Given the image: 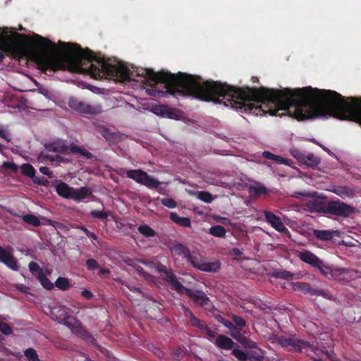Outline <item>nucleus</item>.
<instances>
[{"instance_id": "nucleus-1", "label": "nucleus", "mask_w": 361, "mask_h": 361, "mask_svg": "<svg viewBox=\"0 0 361 361\" xmlns=\"http://www.w3.org/2000/svg\"><path fill=\"white\" fill-rule=\"evenodd\" d=\"M59 44L57 47L36 34L27 37L9 31L7 27L0 28V62L4 54H7L14 59H31L43 68L87 73L95 79L105 78L117 81L133 79V73L119 61L94 59L88 49H82L76 44Z\"/></svg>"}, {"instance_id": "nucleus-2", "label": "nucleus", "mask_w": 361, "mask_h": 361, "mask_svg": "<svg viewBox=\"0 0 361 361\" xmlns=\"http://www.w3.org/2000/svg\"><path fill=\"white\" fill-rule=\"evenodd\" d=\"M137 81L150 86L160 83L164 90H147L154 96L167 93L190 95L197 99L223 104L244 112L256 116L271 114V92L268 90H240L215 82H202L200 78L180 73L172 75L164 72L155 73L152 70L140 68L137 71Z\"/></svg>"}, {"instance_id": "nucleus-3", "label": "nucleus", "mask_w": 361, "mask_h": 361, "mask_svg": "<svg viewBox=\"0 0 361 361\" xmlns=\"http://www.w3.org/2000/svg\"><path fill=\"white\" fill-rule=\"evenodd\" d=\"M275 343L289 352L306 353L310 358L322 357L325 355L331 359V354L328 351H325L307 341L296 338H283L272 334V343Z\"/></svg>"}, {"instance_id": "nucleus-4", "label": "nucleus", "mask_w": 361, "mask_h": 361, "mask_svg": "<svg viewBox=\"0 0 361 361\" xmlns=\"http://www.w3.org/2000/svg\"><path fill=\"white\" fill-rule=\"evenodd\" d=\"M164 279L167 281L173 290L178 293L187 295L195 303L201 306H207L209 300L207 295L202 291L192 290L185 288L179 282L175 275L171 271H166Z\"/></svg>"}, {"instance_id": "nucleus-5", "label": "nucleus", "mask_w": 361, "mask_h": 361, "mask_svg": "<svg viewBox=\"0 0 361 361\" xmlns=\"http://www.w3.org/2000/svg\"><path fill=\"white\" fill-rule=\"evenodd\" d=\"M51 318L68 326L73 333H78L80 324L73 317L70 316V310L63 305H56L50 309Z\"/></svg>"}, {"instance_id": "nucleus-6", "label": "nucleus", "mask_w": 361, "mask_h": 361, "mask_svg": "<svg viewBox=\"0 0 361 361\" xmlns=\"http://www.w3.org/2000/svg\"><path fill=\"white\" fill-rule=\"evenodd\" d=\"M56 190L59 195L75 201H80L91 194V191L88 188L82 187L76 190L63 182L59 183L56 185Z\"/></svg>"}, {"instance_id": "nucleus-7", "label": "nucleus", "mask_w": 361, "mask_h": 361, "mask_svg": "<svg viewBox=\"0 0 361 361\" xmlns=\"http://www.w3.org/2000/svg\"><path fill=\"white\" fill-rule=\"evenodd\" d=\"M355 212V209L340 200L328 201L327 214L348 218Z\"/></svg>"}, {"instance_id": "nucleus-8", "label": "nucleus", "mask_w": 361, "mask_h": 361, "mask_svg": "<svg viewBox=\"0 0 361 361\" xmlns=\"http://www.w3.org/2000/svg\"><path fill=\"white\" fill-rule=\"evenodd\" d=\"M128 178L147 188H157L160 182L142 170H129L126 172Z\"/></svg>"}, {"instance_id": "nucleus-9", "label": "nucleus", "mask_w": 361, "mask_h": 361, "mask_svg": "<svg viewBox=\"0 0 361 361\" xmlns=\"http://www.w3.org/2000/svg\"><path fill=\"white\" fill-rule=\"evenodd\" d=\"M0 262L13 271L19 269L17 259L13 255L12 247H3L0 245Z\"/></svg>"}, {"instance_id": "nucleus-10", "label": "nucleus", "mask_w": 361, "mask_h": 361, "mask_svg": "<svg viewBox=\"0 0 361 361\" xmlns=\"http://www.w3.org/2000/svg\"><path fill=\"white\" fill-rule=\"evenodd\" d=\"M319 272L325 277L328 279H335L344 274V269H336L329 265L324 264L322 260V263L316 267Z\"/></svg>"}, {"instance_id": "nucleus-11", "label": "nucleus", "mask_w": 361, "mask_h": 361, "mask_svg": "<svg viewBox=\"0 0 361 361\" xmlns=\"http://www.w3.org/2000/svg\"><path fill=\"white\" fill-rule=\"evenodd\" d=\"M298 257L300 259L312 267L316 268L322 263V259L316 255L309 250L301 251L298 253Z\"/></svg>"}, {"instance_id": "nucleus-12", "label": "nucleus", "mask_w": 361, "mask_h": 361, "mask_svg": "<svg viewBox=\"0 0 361 361\" xmlns=\"http://www.w3.org/2000/svg\"><path fill=\"white\" fill-rule=\"evenodd\" d=\"M185 315L190 319V322L193 326H197L201 329H205L206 334L207 336L209 337L210 341H212L213 338H216V334L215 333L212 331L211 329L206 328L204 326V324L200 322L197 318H196L190 311L186 310H185Z\"/></svg>"}, {"instance_id": "nucleus-13", "label": "nucleus", "mask_w": 361, "mask_h": 361, "mask_svg": "<svg viewBox=\"0 0 361 361\" xmlns=\"http://www.w3.org/2000/svg\"><path fill=\"white\" fill-rule=\"evenodd\" d=\"M308 207L311 211L327 214L328 201L314 200L308 202Z\"/></svg>"}, {"instance_id": "nucleus-14", "label": "nucleus", "mask_w": 361, "mask_h": 361, "mask_svg": "<svg viewBox=\"0 0 361 361\" xmlns=\"http://www.w3.org/2000/svg\"><path fill=\"white\" fill-rule=\"evenodd\" d=\"M272 228L279 231L283 236L290 238V233L280 218L272 213Z\"/></svg>"}, {"instance_id": "nucleus-15", "label": "nucleus", "mask_w": 361, "mask_h": 361, "mask_svg": "<svg viewBox=\"0 0 361 361\" xmlns=\"http://www.w3.org/2000/svg\"><path fill=\"white\" fill-rule=\"evenodd\" d=\"M154 112L159 116L167 117L169 118L178 119V115L173 112L170 108L166 106H157L154 107Z\"/></svg>"}, {"instance_id": "nucleus-16", "label": "nucleus", "mask_w": 361, "mask_h": 361, "mask_svg": "<svg viewBox=\"0 0 361 361\" xmlns=\"http://www.w3.org/2000/svg\"><path fill=\"white\" fill-rule=\"evenodd\" d=\"M215 344L217 347L224 350H230L233 346V341L224 335H219L216 337Z\"/></svg>"}, {"instance_id": "nucleus-17", "label": "nucleus", "mask_w": 361, "mask_h": 361, "mask_svg": "<svg viewBox=\"0 0 361 361\" xmlns=\"http://www.w3.org/2000/svg\"><path fill=\"white\" fill-rule=\"evenodd\" d=\"M335 231L331 230H319L314 229L312 231L313 235L319 240H331L334 238Z\"/></svg>"}, {"instance_id": "nucleus-18", "label": "nucleus", "mask_w": 361, "mask_h": 361, "mask_svg": "<svg viewBox=\"0 0 361 361\" xmlns=\"http://www.w3.org/2000/svg\"><path fill=\"white\" fill-rule=\"evenodd\" d=\"M332 192L343 199L345 197H353L354 196V190L347 186L335 187Z\"/></svg>"}, {"instance_id": "nucleus-19", "label": "nucleus", "mask_w": 361, "mask_h": 361, "mask_svg": "<svg viewBox=\"0 0 361 361\" xmlns=\"http://www.w3.org/2000/svg\"><path fill=\"white\" fill-rule=\"evenodd\" d=\"M171 219L176 224L183 227H190V219L187 217L179 216L176 213L171 212L170 214Z\"/></svg>"}, {"instance_id": "nucleus-20", "label": "nucleus", "mask_w": 361, "mask_h": 361, "mask_svg": "<svg viewBox=\"0 0 361 361\" xmlns=\"http://www.w3.org/2000/svg\"><path fill=\"white\" fill-rule=\"evenodd\" d=\"M320 163V159L312 153L304 155L302 164L310 167H315Z\"/></svg>"}, {"instance_id": "nucleus-21", "label": "nucleus", "mask_w": 361, "mask_h": 361, "mask_svg": "<svg viewBox=\"0 0 361 361\" xmlns=\"http://www.w3.org/2000/svg\"><path fill=\"white\" fill-rule=\"evenodd\" d=\"M47 152H63L68 150L67 147L64 145L61 140H58L46 147Z\"/></svg>"}, {"instance_id": "nucleus-22", "label": "nucleus", "mask_w": 361, "mask_h": 361, "mask_svg": "<svg viewBox=\"0 0 361 361\" xmlns=\"http://www.w3.org/2000/svg\"><path fill=\"white\" fill-rule=\"evenodd\" d=\"M267 192L266 188L263 185L255 183L249 187V192L253 196H260L265 194Z\"/></svg>"}, {"instance_id": "nucleus-23", "label": "nucleus", "mask_w": 361, "mask_h": 361, "mask_svg": "<svg viewBox=\"0 0 361 361\" xmlns=\"http://www.w3.org/2000/svg\"><path fill=\"white\" fill-rule=\"evenodd\" d=\"M219 269V263L218 262H201L200 269L204 271L215 272Z\"/></svg>"}, {"instance_id": "nucleus-24", "label": "nucleus", "mask_w": 361, "mask_h": 361, "mask_svg": "<svg viewBox=\"0 0 361 361\" xmlns=\"http://www.w3.org/2000/svg\"><path fill=\"white\" fill-rule=\"evenodd\" d=\"M171 250L175 255H182L185 258L190 257L189 250L185 247L180 244L174 245L172 247Z\"/></svg>"}, {"instance_id": "nucleus-25", "label": "nucleus", "mask_w": 361, "mask_h": 361, "mask_svg": "<svg viewBox=\"0 0 361 361\" xmlns=\"http://www.w3.org/2000/svg\"><path fill=\"white\" fill-rule=\"evenodd\" d=\"M192 194L194 195L197 199H199L204 202H207V203L212 202L214 199L212 197V195L208 192L197 191V192H194Z\"/></svg>"}, {"instance_id": "nucleus-26", "label": "nucleus", "mask_w": 361, "mask_h": 361, "mask_svg": "<svg viewBox=\"0 0 361 361\" xmlns=\"http://www.w3.org/2000/svg\"><path fill=\"white\" fill-rule=\"evenodd\" d=\"M293 274L286 270H279L272 272V276L276 278H280L283 279H290L293 278Z\"/></svg>"}, {"instance_id": "nucleus-27", "label": "nucleus", "mask_w": 361, "mask_h": 361, "mask_svg": "<svg viewBox=\"0 0 361 361\" xmlns=\"http://www.w3.org/2000/svg\"><path fill=\"white\" fill-rule=\"evenodd\" d=\"M209 233L215 237H223L226 234V230L221 226H212L209 229Z\"/></svg>"}, {"instance_id": "nucleus-28", "label": "nucleus", "mask_w": 361, "mask_h": 361, "mask_svg": "<svg viewBox=\"0 0 361 361\" xmlns=\"http://www.w3.org/2000/svg\"><path fill=\"white\" fill-rule=\"evenodd\" d=\"M23 219L26 223L34 226H38L40 225L39 219L32 214L24 215L23 216Z\"/></svg>"}, {"instance_id": "nucleus-29", "label": "nucleus", "mask_w": 361, "mask_h": 361, "mask_svg": "<svg viewBox=\"0 0 361 361\" xmlns=\"http://www.w3.org/2000/svg\"><path fill=\"white\" fill-rule=\"evenodd\" d=\"M21 171L23 174L32 178L35 176V169L29 164H24L20 167Z\"/></svg>"}, {"instance_id": "nucleus-30", "label": "nucleus", "mask_w": 361, "mask_h": 361, "mask_svg": "<svg viewBox=\"0 0 361 361\" xmlns=\"http://www.w3.org/2000/svg\"><path fill=\"white\" fill-rule=\"evenodd\" d=\"M138 231L146 237H153L155 232L147 225H142L138 227Z\"/></svg>"}, {"instance_id": "nucleus-31", "label": "nucleus", "mask_w": 361, "mask_h": 361, "mask_svg": "<svg viewBox=\"0 0 361 361\" xmlns=\"http://www.w3.org/2000/svg\"><path fill=\"white\" fill-rule=\"evenodd\" d=\"M25 355L28 361H40L37 352L33 348H28L25 352Z\"/></svg>"}, {"instance_id": "nucleus-32", "label": "nucleus", "mask_w": 361, "mask_h": 361, "mask_svg": "<svg viewBox=\"0 0 361 361\" xmlns=\"http://www.w3.org/2000/svg\"><path fill=\"white\" fill-rule=\"evenodd\" d=\"M294 290H300L305 293L310 290V284L305 282H296L293 284Z\"/></svg>"}, {"instance_id": "nucleus-33", "label": "nucleus", "mask_w": 361, "mask_h": 361, "mask_svg": "<svg viewBox=\"0 0 361 361\" xmlns=\"http://www.w3.org/2000/svg\"><path fill=\"white\" fill-rule=\"evenodd\" d=\"M70 151L72 152V153H78L80 154H81L82 156L89 159L92 157V154L90 152H89L88 151H87L86 149H82V148H80L78 147H71L70 148Z\"/></svg>"}, {"instance_id": "nucleus-34", "label": "nucleus", "mask_w": 361, "mask_h": 361, "mask_svg": "<svg viewBox=\"0 0 361 361\" xmlns=\"http://www.w3.org/2000/svg\"><path fill=\"white\" fill-rule=\"evenodd\" d=\"M56 286L61 290H66L68 288L69 283L67 279L61 277L56 280Z\"/></svg>"}, {"instance_id": "nucleus-35", "label": "nucleus", "mask_w": 361, "mask_h": 361, "mask_svg": "<svg viewBox=\"0 0 361 361\" xmlns=\"http://www.w3.org/2000/svg\"><path fill=\"white\" fill-rule=\"evenodd\" d=\"M232 354L239 360V361H246L248 358L247 354H245L243 351L234 349L232 351Z\"/></svg>"}, {"instance_id": "nucleus-36", "label": "nucleus", "mask_w": 361, "mask_h": 361, "mask_svg": "<svg viewBox=\"0 0 361 361\" xmlns=\"http://www.w3.org/2000/svg\"><path fill=\"white\" fill-rule=\"evenodd\" d=\"M0 331L5 335H10L12 333L11 328L0 319Z\"/></svg>"}, {"instance_id": "nucleus-37", "label": "nucleus", "mask_w": 361, "mask_h": 361, "mask_svg": "<svg viewBox=\"0 0 361 361\" xmlns=\"http://www.w3.org/2000/svg\"><path fill=\"white\" fill-rule=\"evenodd\" d=\"M161 202L169 208H175L177 206L176 202L172 198H163L161 200Z\"/></svg>"}, {"instance_id": "nucleus-38", "label": "nucleus", "mask_w": 361, "mask_h": 361, "mask_svg": "<svg viewBox=\"0 0 361 361\" xmlns=\"http://www.w3.org/2000/svg\"><path fill=\"white\" fill-rule=\"evenodd\" d=\"M272 161H276L279 164H283L287 166L290 164V160L286 159L280 156L272 154Z\"/></svg>"}, {"instance_id": "nucleus-39", "label": "nucleus", "mask_w": 361, "mask_h": 361, "mask_svg": "<svg viewBox=\"0 0 361 361\" xmlns=\"http://www.w3.org/2000/svg\"><path fill=\"white\" fill-rule=\"evenodd\" d=\"M308 293L311 295H321L324 298L327 297V294L323 290H317L313 288L311 286H310V290Z\"/></svg>"}, {"instance_id": "nucleus-40", "label": "nucleus", "mask_w": 361, "mask_h": 361, "mask_svg": "<svg viewBox=\"0 0 361 361\" xmlns=\"http://www.w3.org/2000/svg\"><path fill=\"white\" fill-rule=\"evenodd\" d=\"M39 280L42 286L46 289L50 290L53 288V283L47 278L39 277Z\"/></svg>"}, {"instance_id": "nucleus-41", "label": "nucleus", "mask_w": 361, "mask_h": 361, "mask_svg": "<svg viewBox=\"0 0 361 361\" xmlns=\"http://www.w3.org/2000/svg\"><path fill=\"white\" fill-rule=\"evenodd\" d=\"M2 168L12 171H16L18 170V167L15 164L8 161L4 162L2 164Z\"/></svg>"}, {"instance_id": "nucleus-42", "label": "nucleus", "mask_w": 361, "mask_h": 361, "mask_svg": "<svg viewBox=\"0 0 361 361\" xmlns=\"http://www.w3.org/2000/svg\"><path fill=\"white\" fill-rule=\"evenodd\" d=\"M291 154L298 159V161L300 163H302V159H303V157H304V155L305 154L304 153H302L300 152L299 150L298 149H293L291 151Z\"/></svg>"}, {"instance_id": "nucleus-43", "label": "nucleus", "mask_w": 361, "mask_h": 361, "mask_svg": "<svg viewBox=\"0 0 361 361\" xmlns=\"http://www.w3.org/2000/svg\"><path fill=\"white\" fill-rule=\"evenodd\" d=\"M190 262V263L196 268L199 269H200V266H201V262H203L202 260L201 259H196V258H194L193 257H192L190 255V257L187 258Z\"/></svg>"}, {"instance_id": "nucleus-44", "label": "nucleus", "mask_w": 361, "mask_h": 361, "mask_svg": "<svg viewBox=\"0 0 361 361\" xmlns=\"http://www.w3.org/2000/svg\"><path fill=\"white\" fill-rule=\"evenodd\" d=\"M233 320L236 324V325L239 326L240 327H243L245 326V322L244 319L238 316H233Z\"/></svg>"}, {"instance_id": "nucleus-45", "label": "nucleus", "mask_w": 361, "mask_h": 361, "mask_svg": "<svg viewBox=\"0 0 361 361\" xmlns=\"http://www.w3.org/2000/svg\"><path fill=\"white\" fill-rule=\"evenodd\" d=\"M0 137L7 140L8 142L10 141L8 134L2 126H0Z\"/></svg>"}, {"instance_id": "nucleus-46", "label": "nucleus", "mask_w": 361, "mask_h": 361, "mask_svg": "<svg viewBox=\"0 0 361 361\" xmlns=\"http://www.w3.org/2000/svg\"><path fill=\"white\" fill-rule=\"evenodd\" d=\"M91 214L94 217L97 218H105L106 216V214L102 211H92Z\"/></svg>"}, {"instance_id": "nucleus-47", "label": "nucleus", "mask_w": 361, "mask_h": 361, "mask_svg": "<svg viewBox=\"0 0 361 361\" xmlns=\"http://www.w3.org/2000/svg\"><path fill=\"white\" fill-rule=\"evenodd\" d=\"M87 268L90 269H93L97 268V263L94 259H90L87 261Z\"/></svg>"}, {"instance_id": "nucleus-48", "label": "nucleus", "mask_w": 361, "mask_h": 361, "mask_svg": "<svg viewBox=\"0 0 361 361\" xmlns=\"http://www.w3.org/2000/svg\"><path fill=\"white\" fill-rule=\"evenodd\" d=\"M239 341L245 346L248 348H255V343L252 342H249L247 341L246 338H243L242 339L239 340Z\"/></svg>"}, {"instance_id": "nucleus-49", "label": "nucleus", "mask_w": 361, "mask_h": 361, "mask_svg": "<svg viewBox=\"0 0 361 361\" xmlns=\"http://www.w3.org/2000/svg\"><path fill=\"white\" fill-rule=\"evenodd\" d=\"M310 195L307 192H295L294 194L292 195L293 197L296 198H300V197H308Z\"/></svg>"}, {"instance_id": "nucleus-50", "label": "nucleus", "mask_w": 361, "mask_h": 361, "mask_svg": "<svg viewBox=\"0 0 361 361\" xmlns=\"http://www.w3.org/2000/svg\"><path fill=\"white\" fill-rule=\"evenodd\" d=\"M221 322L227 328H228L229 329H233V324L228 320H226L225 319H221Z\"/></svg>"}, {"instance_id": "nucleus-51", "label": "nucleus", "mask_w": 361, "mask_h": 361, "mask_svg": "<svg viewBox=\"0 0 361 361\" xmlns=\"http://www.w3.org/2000/svg\"><path fill=\"white\" fill-rule=\"evenodd\" d=\"M29 269L31 272H35L39 270V266L35 262H30L29 264Z\"/></svg>"}, {"instance_id": "nucleus-52", "label": "nucleus", "mask_w": 361, "mask_h": 361, "mask_svg": "<svg viewBox=\"0 0 361 361\" xmlns=\"http://www.w3.org/2000/svg\"><path fill=\"white\" fill-rule=\"evenodd\" d=\"M39 171L42 173L47 175L48 176H51V172L49 169V168L46 166H42L39 168Z\"/></svg>"}, {"instance_id": "nucleus-53", "label": "nucleus", "mask_w": 361, "mask_h": 361, "mask_svg": "<svg viewBox=\"0 0 361 361\" xmlns=\"http://www.w3.org/2000/svg\"><path fill=\"white\" fill-rule=\"evenodd\" d=\"M81 294L84 298H87V299L92 298V293L87 290H82Z\"/></svg>"}, {"instance_id": "nucleus-54", "label": "nucleus", "mask_w": 361, "mask_h": 361, "mask_svg": "<svg viewBox=\"0 0 361 361\" xmlns=\"http://www.w3.org/2000/svg\"><path fill=\"white\" fill-rule=\"evenodd\" d=\"M78 109L80 111H85L87 112H92V111L90 109V106L85 105L84 104H80V107Z\"/></svg>"}, {"instance_id": "nucleus-55", "label": "nucleus", "mask_w": 361, "mask_h": 361, "mask_svg": "<svg viewBox=\"0 0 361 361\" xmlns=\"http://www.w3.org/2000/svg\"><path fill=\"white\" fill-rule=\"evenodd\" d=\"M45 157H48L49 159H50L51 161L54 160V157H50L48 154H42L39 157H38V160L39 161H43L45 159Z\"/></svg>"}, {"instance_id": "nucleus-56", "label": "nucleus", "mask_w": 361, "mask_h": 361, "mask_svg": "<svg viewBox=\"0 0 361 361\" xmlns=\"http://www.w3.org/2000/svg\"><path fill=\"white\" fill-rule=\"evenodd\" d=\"M220 221L225 225H230L231 221L227 218H221Z\"/></svg>"}, {"instance_id": "nucleus-57", "label": "nucleus", "mask_w": 361, "mask_h": 361, "mask_svg": "<svg viewBox=\"0 0 361 361\" xmlns=\"http://www.w3.org/2000/svg\"><path fill=\"white\" fill-rule=\"evenodd\" d=\"M17 288L20 290L21 292L26 293L27 292V288L23 286V285H18Z\"/></svg>"}, {"instance_id": "nucleus-58", "label": "nucleus", "mask_w": 361, "mask_h": 361, "mask_svg": "<svg viewBox=\"0 0 361 361\" xmlns=\"http://www.w3.org/2000/svg\"><path fill=\"white\" fill-rule=\"evenodd\" d=\"M87 236H89L90 238H91L93 240H97V236L93 233L87 232Z\"/></svg>"}, {"instance_id": "nucleus-59", "label": "nucleus", "mask_w": 361, "mask_h": 361, "mask_svg": "<svg viewBox=\"0 0 361 361\" xmlns=\"http://www.w3.org/2000/svg\"><path fill=\"white\" fill-rule=\"evenodd\" d=\"M47 221L49 222V224L55 226V227H58L60 226V224L59 223H57V222H55V221H49V220H47Z\"/></svg>"}, {"instance_id": "nucleus-60", "label": "nucleus", "mask_w": 361, "mask_h": 361, "mask_svg": "<svg viewBox=\"0 0 361 361\" xmlns=\"http://www.w3.org/2000/svg\"><path fill=\"white\" fill-rule=\"evenodd\" d=\"M311 360L312 361H324L321 357H312Z\"/></svg>"}, {"instance_id": "nucleus-61", "label": "nucleus", "mask_w": 361, "mask_h": 361, "mask_svg": "<svg viewBox=\"0 0 361 361\" xmlns=\"http://www.w3.org/2000/svg\"><path fill=\"white\" fill-rule=\"evenodd\" d=\"M263 155L265 158L271 159V153H269V152H264L263 153Z\"/></svg>"}, {"instance_id": "nucleus-62", "label": "nucleus", "mask_w": 361, "mask_h": 361, "mask_svg": "<svg viewBox=\"0 0 361 361\" xmlns=\"http://www.w3.org/2000/svg\"><path fill=\"white\" fill-rule=\"evenodd\" d=\"M155 353L157 355V356L159 357H161L163 355V352H161L160 350H157V352H155Z\"/></svg>"}, {"instance_id": "nucleus-63", "label": "nucleus", "mask_w": 361, "mask_h": 361, "mask_svg": "<svg viewBox=\"0 0 361 361\" xmlns=\"http://www.w3.org/2000/svg\"><path fill=\"white\" fill-rule=\"evenodd\" d=\"M80 228H81L83 231H85L87 234V232H89V231H87L85 227H83V226L80 227Z\"/></svg>"}, {"instance_id": "nucleus-64", "label": "nucleus", "mask_w": 361, "mask_h": 361, "mask_svg": "<svg viewBox=\"0 0 361 361\" xmlns=\"http://www.w3.org/2000/svg\"><path fill=\"white\" fill-rule=\"evenodd\" d=\"M258 351H259V354H257V357H257V359H259V358L262 357V355H260V354H261L260 350H258Z\"/></svg>"}]
</instances>
